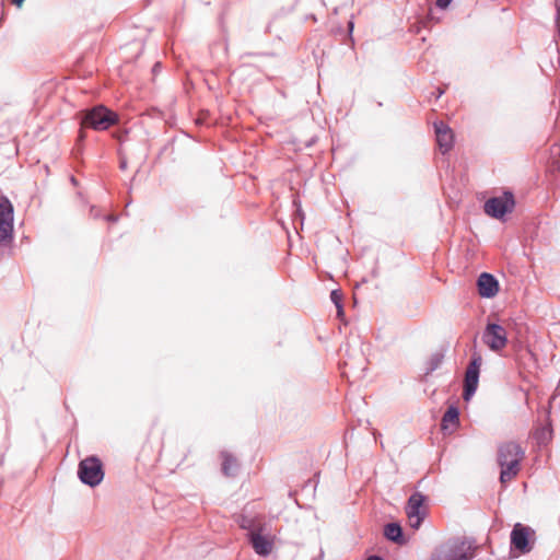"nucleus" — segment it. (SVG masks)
<instances>
[{
  "mask_svg": "<svg viewBox=\"0 0 560 560\" xmlns=\"http://www.w3.org/2000/svg\"><path fill=\"white\" fill-rule=\"evenodd\" d=\"M523 458L524 451L517 443L505 442L499 446L497 460L501 467V483L510 482L517 476Z\"/></svg>",
  "mask_w": 560,
  "mask_h": 560,
  "instance_id": "f257e3e1",
  "label": "nucleus"
},
{
  "mask_svg": "<svg viewBox=\"0 0 560 560\" xmlns=\"http://www.w3.org/2000/svg\"><path fill=\"white\" fill-rule=\"evenodd\" d=\"M249 541L255 550V552L259 556H268L271 553L276 535L272 534L268 525L266 523H261L259 526H256L248 533Z\"/></svg>",
  "mask_w": 560,
  "mask_h": 560,
  "instance_id": "f03ea898",
  "label": "nucleus"
},
{
  "mask_svg": "<svg viewBox=\"0 0 560 560\" xmlns=\"http://www.w3.org/2000/svg\"><path fill=\"white\" fill-rule=\"evenodd\" d=\"M78 476L84 485L97 486L104 477L101 459L90 456L81 460L78 467Z\"/></svg>",
  "mask_w": 560,
  "mask_h": 560,
  "instance_id": "7ed1b4c3",
  "label": "nucleus"
},
{
  "mask_svg": "<svg viewBox=\"0 0 560 560\" xmlns=\"http://www.w3.org/2000/svg\"><path fill=\"white\" fill-rule=\"evenodd\" d=\"M13 205L5 196H0V245L5 246L13 240Z\"/></svg>",
  "mask_w": 560,
  "mask_h": 560,
  "instance_id": "20e7f679",
  "label": "nucleus"
},
{
  "mask_svg": "<svg viewBox=\"0 0 560 560\" xmlns=\"http://www.w3.org/2000/svg\"><path fill=\"white\" fill-rule=\"evenodd\" d=\"M427 498L420 493H413L407 502L406 515L408 518L409 526L413 529H418L428 514V506L425 504Z\"/></svg>",
  "mask_w": 560,
  "mask_h": 560,
  "instance_id": "39448f33",
  "label": "nucleus"
},
{
  "mask_svg": "<svg viewBox=\"0 0 560 560\" xmlns=\"http://www.w3.org/2000/svg\"><path fill=\"white\" fill-rule=\"evenodd\" d=\"M482 340L490 350L500 352L508 345V334L501 325L489 323L485 328Z\"/></svg>",
  "mask_w": 560,
  "mask_h": 560,
  "instance_id": "423d86ee",
  "label": "nucleus"
},
{
  "mask_svg": "<svg viewBox=\"0 0 560 560\" xmlns=\"http://www.w3.org/2000/svg\"><path fill=\"white\" fill-rule=\"evenodd\" d=\"M515 206L514 197L511 192H504L500 197L489 199L485 203V212L495 219L502 218L505 213L513 210Z\"/></svg>",
  "mask_w": 560,
  "mask_h": 560,
  "instance_id": "0eeeda50",
  "label": "nucleus"
},
{
  "mask_svg": "<svg viewBox=\"0 0 560 560\" xmlns=\"http://www.w3.org/2000/svg\"><path fill=\"white\" fill-rule=\"evenodd\" d=\"M534 530L521 523H516L511 533V545L521 553H527L532 550L530 537Z\"/></svg>",
  "mask_w": 560,
  "mask_h": 560,
  "instance_id": "6e6552de",
  "label": "nucleus"
},
{
  "mask_svg": "<svg viewBox=\"0 0 560 560\" xmlns=\"http://www.w3.org/2000/svg\"><path fill=\"white\" fill-rule=\"evenodd\" d=\"M480 363H481L480 357L474 358L466 370L465 386H464V394H463V397L465 400H468L477 389Z\"/></svg>",
  "mask_w": 560,
  "mask_h": 560,
  "instance_id": "1a4fd4ad",
  "label": "nucleus"
},
{
  "mask_svg": "<svg viewBox=\"0 0 560 560\" xmlns=\"http://www.w3.org/2000/svg\"><path fill=\"white\" fill-rule=\"evenodd\" d=\"M84 128H92L94 130H105V106L98 105L91 112L86 113L82 120Z\"/></svg>",
  "mask_w": 560,
  "mask_h": 560,
  "instance_id": "9d476101",
  "label": "nucleus"
},
{
  "mask_svg": "<svg viewBox=\"0 0 560 560\" xmlns=\"http://www.w3.org/2000/svg\"><path fill=\"white\" fill-rule=\"evenodd\" d=\"M475 556V548L460 544L447 552L436 556L433 560H470Z\"/></svg>",
  "mask_w": 560,
  "mask_h": 560,
  "instance_id": "9b49d317",
  "label": "nucleus"
},
{
  "mask_svg": "<svg viewBox=\"0 0 560 560\" xmlns=\"http://www.w3.org/2000/svg\"><path fill=\"white\" fill-rule=\"evenodd\" d=\"M477 285L478 292L482 298H493L499 291V283L497 279L487 272L479 276Z\"/></svg>",
  "mask_w": 560,
  "mask_h": 560,
  "instance_id": "f8f14e48",
  "label": "nucleus"
},
{
  "mask_svg": "<svg viewBox=\"0 0 560 560\" xmlns=\"http://www.w3.org/2000/svg\"><path fill=\"white\" fill-rule=\"evenodd\" d=\"M436 141L443 153L448 152L453 147V132L444 124L435 125Z\"/></svg>",
  "mask_w": 560,
  "mask_h": 560,
  "instance_id": "ddd939ff",
  "label": "nucleus"
},
{
  "mask_svg": "<svg viewBox=\"0 0 560 560\" xmlns=\"http://www.w3.org/2000/svg\"><path fill=\"white\" fill-rule=\"evenodd\" d=\"M459 422V413L455 407H450L442 418V429L453 431Z\"/></svg>",
  "mask_w": 560,
  "mask_h": 560,
  "instance_id": "4468645a",
  "label": "nucleus"
},
{
  "mask_svg": "<svg viewBox=\"0 0 560 560\" xmlns=\"http://www.w3.org/2000/svg\"><path fill=\"white\" fill-rule=\"evenodd\" d=\"M222 458V471L226 476H233L238 467L236 458H234L231 454L223 452L221 454Z\"/></svg>",
  "mask_w": 560,
  "mask_h": 560,
  "instance_id": "2eb2a0df",
  "label": "nucleus"
},
{
  "mask_svg": "<svg viewBox=\"0 0 560 560\" xmlns=\"http://www.w3.org/2000/svg\"><path fill=\"white\" fill-rule=\"evenodd\" d=\"M384 535L388 540L397 544L402 542V530L397 523H389L385 526Z\"/></svg>",
  "mask_w": 560,
  "mask_h": 560,
  "instance_id": "dca6fc26",
  "label": "nucleus"
},
{
  "mask_svg": "<svg viewBox=\"0 0 560 560\" xmlns=\"http://www.w3.org/2000/svg\"><path fill=\"white\" fill-rule=\"evenodd\" d=\"M262 522L259 518H247L245 516L241 517L240 526L244 529H248V533L252 532L253 528L259 526Z\"/></svg>",
  "mask_w": 560,
  "mask_h": 560,
  "instance_id": "f3484780",
  "label": "nucleus"
},
{
  "mask_svg": "<svg viewBox=\"0 0 560 560\" xmlns=\"http://www.w3.org/2000/svg\"><path fill=\"white\" fill-rule=\"evenodd\" d=\"M117 120H118L117 114L112 112V110H109V109H107V128L109 126L115 125L117 122Z\"/></svg>",
  "mask_w": 560,
  "mask_h": 560,
  "instance_id": "a211bd4d",
  "label": "nucleus"
},
{
  "mask_svg": "<svg viewBox=\"0 0 560 560\" xmlns=\"http://www.w3.org/2000/svg\"><path fill=\"white\" fill-rule=\"evenodd\" d=\"M452 0H436V7L440 9H446Z\"/></svg>",
  "mask_w": 560,
  "mask_h": 560,
  "instance_id": "6ab92c4d",
  "label": "nucleus"
},
{
  "mask_svg": "<svg viewBox=\"0 0 560 560\" xmlns=\"http://www.w3.org/2000/svg\"><path fill=\"white\" fill-rule=\"evenodd\" d=\"M91 214L94 217V218H97L100 212L95 210L94 207L91 208Z\"/></svg>",
  "mask_w": 560,
  "mask_h": 560,
  "instance_id": "aec40b11",
  "label": "nucleus"
},
{
  "mask_svg": "<svg viewBox=\"0 0 560 560\" xmlns=\"http://www.w3.org/2000/svg\"><path fill=\"white\" fill-rule=\"evenodd\" d=\"M366 560H383V559L378 556H371Z\"/></svg>",
  "mask_w": 560,
  "mask_h": 560,
  "instance_id": "412c9836",
  "label": "nucleus"
},
{
  "mask_svg": "<svg viewBox=\"0 0 560 560\" xmlns=\"http://www.w3.org/2000/svg\"><path fill=\"white\" fill-rule=\"evenodd\" d=\"M23 1H24V0H14V3H15L18 7H20V5H21V3H22Z\"/></svg>",
  "mask_w": 560,
  "mask_h": 560,
  "instance_id": "4be33fe9",
  "label": "nucleus"
},
{
  "mask_svg": "<svg viewBox=\"0 0 560 560\" xmlns=\"http://www.w3.org/2000/svg\"><path fill=\"white\" fill-rule=\"evenodd\" d=\"M71 182H72L73 185L77 184V180H75V178L73 176L71 177Z\"/></svg>",
  "mask_w": 560,
  "mask_h": 560,
  "instance_id": "5701e85b",
  "label": "nucleus"
}]
</instances>
